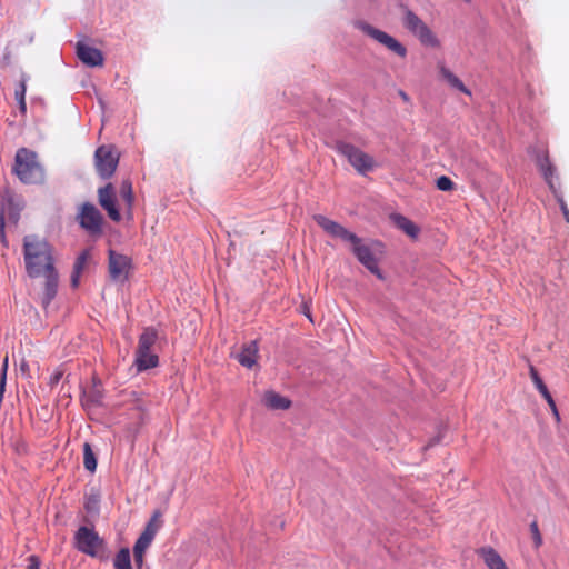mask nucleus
I'll use <instances>...</instances> for the list:
<instances>
[{
  "label": "nucleus",
  "mask_w": 569,
  "mask_h": 569,
  "mask_svg": "<svg viewBox=\"0 0 569 569\" xmlns=\"http://www.w3.org/2000/svg\"><path fill=\"white\" fill-rule=\"evenodd\" d=\"M99 203L108 212V216L113 221L121 219L120 212L116 206L117 199L112 184H107L104 188L99 189Z\"/></svg>",
  "instance_id": "14"
},
{
  "label": "nucleus",
  "mask_w": 569,
  "mask_h": 569,
  "mask_svg": "<svg viewBox=\"0 0 569 569\" xmlns=\"http://www.w3.org/2000/svg\"><path fill=\"white\" fill-rule=\"evenodd\" d=\"M99 398H100V391L96 387L92 389V391H90L88 393L86 392L87 401H91V402L96 403L99 401Z\"/></svg>",
  "instance_id": "32"
},
{
  "label": "nucleus",
  "mask_w": 569,
  "mask_h": 569,
  "mask_svg": "<svg viewBox=\"0 0 569 569\" xmlns=\"http://www.w3.org/2000/svg\"><path fill=\"white\" fill-rule=\"evenodd\" d=\"M120 198L128 207H131L133 200L132 187L128 181H124L121 186Z\"/></svg>",
  "instance_id": "26"
},
{
  "label": "nucleus",
  "mask_w": 569,
  "mask_h": 569,
  "mask_svg": "<svg viewBox=\"0 0 569 569\" xmlns=\"http://www.w3.org/2000/svg\"><path fill=\"white\" fill-rule=\"evenodd\" d=\"M26 268L31 277H42L46 282V299L54 295L57 272L53 268L52 248L42 238L27 236L23 242Z\"/></svg>",
  "instance_id": "1"
},
{
  "label": "nucleus",
  "mask_w": 569,
  "mask_h": 569,
  "mask_svg": "<svg viewBox=\"0 0 569 569\" xmlns=\"http://www.w3.org/2000/svg\"><path fill=\"white\" fill-rule=\"evenodd\" d=\"M20 369H21V371H23V372H26V371H27L28 367H27V363H26L24 361H22V362H21V365H20Z\"/></svg>",
  "instance_id": "39"
},
{
  "label": "nucleus",
  "mask_w": 569,
  "mask_h": 569,
  "mask_svg": "<svg viewBox=\"0 0 569 569\" xmlns=\"http://www.w3.org/2000/svg\"><path fill=\"white\" fill-rule=\"evenodd\" d=\"M336 149L360 174H366L378 168V162L371 154L352 144L339 142Z\"/></svg>",
  "instance_id": "5"
},
{
  "label": "nucleus",
  "mask_w": 569,
  "mask_h": 569,
  "mask_svg": "<svg viewBox=\"0 0 569 569\" xmlns=\"http://www.w3.org/2000/svg\"><path fill=\"white\" fill-rule=\"evenodd\" d=\"M60 375H56L53 378V382L57 383L59 381Z\"/></svg>",
  "instance_id": "40"
},
{
  "label": "nucleus",
  "mask_w": 569,
  "mask_h": 569,
  "mask_svg": "<svg viewBox=\"0 0 569 569\" xmlns=\"http://www.w3.org/2000/svg\"><path fill=\"white\" fill-rule=\"evenodd\" d=\"M76 546L80 551L91 557H100L103 549V540L92 529L81 527L76 535Z\"/></svg>",
  "instance_id": "7"
},
{
  "label": "nucleus",
  "mask_w": 569,
  "mask_h": 569,
  "mask_svg": "<svg viewBox=\"0 0 569 569\" xmlns=\"http://www.w3.org/2000/svg\"><path fill=\"white\" fill-rule=\"evenodd\" d=\"M136 366L138 371H143L158 366V356L156 350H147L137 348L136 351Z\"/></svg>",
  "instance_id": "20"
},
{
  "label": "nucleus",
  "mask_w": 569,
  "mask_h": 569,
  "mask_svg": "<svg viewBox=\"0 0 569 569\" xmlns=\"http://www.w3.org/2000/svg\"><path fill=\"white\" fill-rule=\"evenodd\" d=\"M352 24L357 30H359L370 39L375 40L376 42H378L379 44H381L382 47H385L399 58H405L407 56L406 47L391 34L376 28L375 26L370 24L365 20H355Z\"/></svg>",
  "instance_id": "4"
},
{
  "label": "nucleus",
  "mask_w": 569,
  "mask_h": 569,
  "mask_svg": "<svg viewBox=\"0 0 569 569\" xmlns=\"http://www.w3.org/2000/svg\"><path fill=\"white\" fill-rule=\"evenodd\" d=\"M83 465L84 468L91 472L97 468L96 456L88 442L83 445Z\"/></svg>",
  "instance_id": "24"
},
{
  "label": "nucleus",
  "mask_w": 569,
  "mask_h": 569,
  "mask_svg": "<svg viewBox=\"0 0 569 569\" xmlns=\"http://www.w3.org/2000/svg\"><path fill=\"white\" fill-rule=\"evenodd\" d=\"M539 392L541 393V396L546 399V401L548 402V405H552V397L550 395V392L548 391L547 387H542L540 389H538Z\"/></svg>",
  "instance_id": "33"
},
{
  "label": "nucleus",
  "mask_w": 569,
  "mask_h": 569,
  "mask_svg": "<svg viewBox=\"0 0 569 569\" xmlns=\"http://www.w3.org/2000/svg\"><path fill=\"white\" fill-rule=\"evenodd\" d=\"M539 167H540L546 180L548 181V183L550 186H552L551 184V176L553 173V169H552L551 163L549 162L548 157H545L542 160L539 161Z\"/></svg>",
  "instance_id": "27"
},
{
  "label": "nucleus",
  "mask_w": 569,
  "mask_h": 569,
  "mask_svg": "<svg viewBox=\"0 0 569 569\" xmlns=\"http://www.w3.org/2000/svg\"><path fill=\"white\" fill-rule=\"evenodd\" d=\"M14 171L26 183H37L43 179V171L36 153L24 148L17 152Z\"/></svg>",
  "instance_id": "3"
},
{
  "label": "nucleus",
  "mask_w": 569,
  "mask_h": 569,
  "mask_svg": "<svg viewBox=\"0 0 569 569\" xmlns=\"http://www.w3.org/2000/svg\"><path fill=\"white\" fill-rule=\"evenodd\" d=\"M549 407H550L551 412H552V415L555 416V418H556L557 420H559V419H560V417H559V412H558V409H557L556 403H555V401H553V400H552V405H549Z\"/></svg>",
  "instance_id": "37"
},
{
  "label": "nucleus",
  "mask_w": 569,
  "mask_h": 569,
  "mask_svg": "<svg viewBox=\"0 0 569 569\" xmlns=\"http://www.w3.org/2000/svg\"><path fill=\"white\" fill-rule=\"evenodd\" d=\"M561 209H562V212H563V216H565L566 220L569 221V211H568L566 204L562 203L561 204Z\"/></svg>",
  "instance_id": "38"
},
{
  "label": "nucleus",
  "mask_w": 569,
  "mask_h": 569,
  "mask_svg": "<svg viewBox=\"0 0 569 569\" xmlns=\"http://www.w3.org/2000/svg\"><path fill=\"white\" fill-rule=\"evenodd\" d=\"M157 339L158 335L153 329H146L139 339L138 348L154 350Z\"/></svg>",
  "instance_id": "22"
},
{
  "label": "nucleus",
  "mask_w": 569,
  "mask_h": 569,
  "mask_svg": "<svg viewBox=\"0 0 569 569\" xmlns=\"http://www.w3.org/2000/svg\"><path fill=\"white\" fill-rule=\"evenodd\" d=\"M24 94H26V83H24V81H22L20 84V90L16 91V97L19 101V104H20V108L22 111H24V109H26Z\"/></svg>",
  "instance_id": "29"
},
{
  "label": "nucleus",
  "mask_w": 569,
  "mask_h": 569,
  "mask_svg": "<svg viewBox=\"0 0 569 569\" xmlns=\"http://www.w3.org/2000/svg\"><path fill=\"white\" fill-rule=\"evenodd\" d=\"M438 79L440 82L447 84L451 89H456L466 96H471V91L463 84L460 78L445 63L437 66Z\"/></svg>",
  "instance_id": "15"
},
{
  "label": "nucleus",
  "mask_w": 569,
  "mask_h": 569,
  "mask_svg": "<svg viewBox=\"0 0 569 569\" xmlns=\"http://www.w3.org/2000/svg\"><path fill=\"white\" fill-rule=\"evenodd\" d=\"M100 495L98 491H92L86 497L84 507L89 513H96L99 509Z\"/></svg>",
  "instance_id": "25"
},
{
  "label": "nucleus",
  "mask_w": 569,
  "mask_h": 569,
  "mask_svg": "<svg viewBox=\"0 0 569 569\" xmlns=\"http://www.w3.org/2000/svg\"><path fill=\"white\" fill-rule=\"evenodd\" d=\"M315 221L319 227L322 228L325 232H327L332 238L341 239L342 241L349 243L351 239H353L355 233L347 230L340 223L325 217L321 214L315 216Z\"/></svg>",
  "instance_id": "12"
},
{
  "label": "nucleus",
  "mask_w": 569,
  "mask_h": 569,
  "mask_svg": "<svg viewBox=\"0 0 569 569\" xmlns=\"http://www.w3.org/2000/svg\"><path fill=\"white\" fill-rule=\"evenodd\" d=\"M549 407H550L551 412H552V415L555 416V418H556L557 420H559V419H560V417H559V412H558V409H557L556 403H555V401H553V400H552V405H549Z\"/></svg>",
  "instance_id": "36"
},
{
  "label": "nucleus",
  "mask_w": 569,
  "mask_h": 569,
  "mask_svg": "<svg viewBox=\"0 0 569 569\" xmlns=\"http://www.w3.org/2000/svg\"><path fill=\"white\" fill-rule=\"evenodd\" d=\"M7 368H8V357H6L3 360L2 378H1V383H0V393H2V391H3V383H4Z\"/></svg>",
  "instance_id": "35"
},
{
  "label": "nucleus",
  "mask_w": 569,
  "mask_h": 569,
  "mask_svg": "<svg viewBox=\"0 0 569 569\" xmlns=\"http://www.w3.org/2000/svg\"><path fill=\"white\" fill-rule=\"evenodd\" d=\"M77 56L81 62L89 67H101L103 64L102 52L86 42L77 43Z\"/></svg>",
  "instance_id": "16"
},
{
  "label": "nucleus",
  "mask_w": 569,
  "mask_h": 569,
  "mask_svg": "<svg viewBox=\"0 0 569 569\" xmlns=\"http://www.w3.org/2000/svg\"><path fill=\"white\" fill-rule=\"evenodd\" d=\"M530 529H531L535 547L538 548L541 545V536L539 533L538 527L536 523H532L530 526Z\"/></svg>",
  "instance_id": "30"
},
{
  "label": "nucleus",
  "mask_w": 569,
  "mask_h": 569,
  "mask_svg": "<svg viewBox=\"0 0 569 569\" xmlns=\"http://www.w3.org/2000/svg\"><path fill=\"white\" fill-rule=\"evenodd\" d=\"M90 260H91V254H90L89 250H84L77 258L74 266H73V271L71 274V284L73 288H77L80 284V277H81L82 272L86 270Z\"/></svg>",
  "instance_id": "21"
},
{
  "label": "nucleus",
  "mask_w": 569,
  "mask_h": 569,
  "mask_svg": "<svg viewBox=\"0 0 569 569\" xmlns=\"http://www.w3.org/2000/svg\"><path fill=\"white\" fill-rule=\"evenodd\" d=\"M262 405L269 410H288L291 400L273 390H267L262 395Z\"/></svg>",
  "instance_id": "19"
},
{
  "label": "nucleus",
  "mask_w": 569,
  "mask_h": 569,
  "mask_svg": "<svg viewBox=\"0 0 569 569\" xmlns=\"http://www.w3.org/2000/svg\"><path fill=\"white\" fill-rule=\"evenodd\" d=\"M119 154L112 147L102 146L96 151V168L102 178H109L116 170Z\"/></svg>",
  "instance_id": "8"
},
{
  "label": "nucleus",
  "mask_w": 569,
  "mask_h": 569,
  "mask_svg": "<svg viewBox=\"0 0 569 569\" xmlns=\"http://www.w3.org/2000/svg\"><path fill=\"white\" fill-rule=\"evenodd\" d=\"M487 569H510L502 556L491 547H483L478 551Z\"/></svg>",
  "instance_id": "18"
},
{
  "label": "nucleus",
  "mask_w": 569,
  "mask_h": 569,
  "mask_svg": "<svg viewBox=\"0 0 569 569\" xmlns=\"http://www.w3.org/2000/svg\"><path fill=\"white\" fill-rule=\"evenodd\" d=\"M389 219L397 229L401 230L411 240H417L419 238L420 227L409 218L400 213H392Z\"/></svg>",
  "instance_id": "17"
},
{
  "label": "nucleus",
  "mask_w": 569,
  "mask_h": 569,
  "mask_svg": "<svg viewBox=\"0 0 569 569\" xmlns=\"http://www.w3.org/2000/svg\"><path fill=\"white\" fill-rule=\"evenodd\" d=\"M239 363L248 369L258 366L259 347L256 341L243 343L240 349L233 353Z\"/></svg>",
  "instance_id": "13"
},
{
  "label": "nucleus",
  "mask_w": 569,
  "mask_h": 569,
  "mask_svg": "<svg viewBox=\"0 0 569 569\" xmlns=\"http://www.w3.org/2000/svg\"><path fill=\"white\" fill-rule=\"evenodd\" d=\"M28 561H29V563H28V568L27 569H39L40 562H39V559L37 557L31 556Z\"/></svg>",
  "instance_id": "34"
},
{
  "label": "nucleus",
  "mask_w": 569,
  "mask_h": 569,
  "mask_svg": "<svg viewBox=\"0 0 569 569\" xmlns=\"http://www.w3.org/2000/svg\"><path fill=\"white\" fill-rule=\"evenodd\" d=\"M78 221L90 234L98 236L101 233L102 216L94 206L90 203L81 204Z\"/></svg>",
  "instance_id": "9"
},
{
  "label": "nucleus",
  "mask_w": 569,
  "mask_h": 569,
  "mask_svg": "<svg viewBox=\"0 0 569 569\" xmlns=\"http://www.w3.org/2000/svg\"><path fill=\"white\" fill-rule=\"evenodd\" d=\"M116 569H132L129 549H121L113 561Z\"/></svg>",
  "instance_id": "23"
},
{
  "label": "nucleus",
  "mask_w": 569,
  "mask_h": 569,
  "mask_svg": "<svg viewBox=\"0 0 569 569\" xmlns=\"http://www.w3.org/2000/svg\"><path fill=\"white\" fill-rule=\"evenodd\" d=\"M530 376L537 389H540L546 386L541 378L539 377L538 372L533 368H531L530 370Z\"/></svg>",
  "instance_id": "31"
},
{
  "label": "nucleus",
  "mask_w": 569,
  "mask_h": 569,
  "mask_svg": "<svg viewBox=\"0 0 569 569\" xmlns=\"http://www.w3.org/2000/svg\"><path fill=\"white\" fill-rule=\"evenodd\" d=\"M161 526V521L154 516L149 523L147 525L144 531L141 533L139 539L137 540L133 548V556L138 566H141L143 561V555L146 550L151 545L156 533L158 532Z\"/></svg>",
  "instance_id": "10"
},
{
  "label": "nucleus",
  "mask_w": 569,
  "mask_h": 569,
  "mask_svg": "<svg viewBox=\"0 0 569 569\" xmlns=\"http://www.w3.org/2000/svg\"><path fill=\"white\" fill-rule=\"evenodd\" d=\"M131 264L128 257L109 252V273L114 281L124 282L130 273Z\"/></svg>",
  "instance_id": "11"
},
{
  "label": "nucleus",
  "mask_w": 569,
  "mask_h": 569,
  "mask_svg": "<svg viewBox=\"0 0 569 569\" xmlns=\"http://www.w3.org/2000/svg\"><path fill=\"white\" fill-rule=\"evenodd\" d=\"M348 244L360 263L379 279L383 278L378 267V262L385 253L380 242H366L355 234Z\"/></svg>",
  "instance_id": "2"
},
{
  "label": "nucleus",
  "mask_w": 569,
  "mask_h": 569,
  "mask_svg": "<svg viewBox=\"0 0 569 569\" xmlns=\"http://www.w3.org/2000/svg\"><path fill=\"white\" fill-rule=\"evenodd\" d=\"M402 23L423 46L430 48L440 47V41L433 31L413 13L407 12Z\"/></svg>",
  "instance_id": "6"
},
{
  "label": "nucleus",
  "mask_w": 569,
  "mask_h": 569,
  "mask_svg": "<svg viewBox=\"0 0 569 569\" xmlns=\"http://www.w3.org/2000/svg\"><path fill=\"white\" fill-rule=\"evenodd\" d=\"M436 184L437 188L441 191H452L455 189L453 181L447 176H441L438 178Z\"/></svg>",
  "instance_id": "28"
}]
</instances>
